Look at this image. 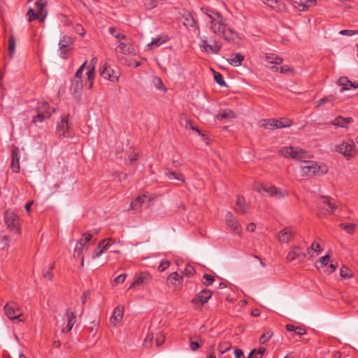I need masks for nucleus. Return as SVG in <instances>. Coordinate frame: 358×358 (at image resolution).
<instances>
[{
	"label": "nucleus",
	"instance_id": "nucleus-1",
	"mask_svg": "<svg viewBox=\"0 0 358 358\" xmlns=\"http://www.w3.org/2000/svg\"><path fill=\"white\" fill-rule=\"evenodd\" d=\"M201 10L209 17L210 30L215 34L229 42H234L238 38V33L227 26L226 20L220 13L209 8H202Z\"/></svg>",
	"mask_w": 358,
	"mask_h": 358
},
{
	"label": "nucleus",
	"instance_id": "nucleus-2",
	"mask_svg": "<svg viewBox=\"0 0 358 358\" xmlns=\"http://www.w3.org/2000/svg\"><path fill=\"white\" fill-rule=\"evenodd\" d=\"M303 165L301 166V173L303 176H310L314 175H324L328 172L326 166L320 165L315 161L303 160Z\"/></svg>",
	"mask_w": 358,
	"mask_h": 358
},
{
	"label": "nucleus",
	"instance_id": "nucleus-3",
	"mask_svg": "<svg viewBox=\"0 0 358 358\" xmlns=\"http://www.w3.org/2000/svg\"><path fill=\"white\" fill-rule=\"evenodd\" d=\"M279 154L284 157H291L294 159L303 161L308 158V153L299 148L284 147L279 150Z\"/></svg>",
	"mask_w": 358,
	"mask_h": 358
},
{
	"label": "nucleus",
	"instance_id": "nucleus-4",
	"mask_svg": "<svg viewBox=\"0 0 358 358\" xmlns=\"http://www.w3.org/2000/svg\"><path fill=\"white\" fill-rule=\"evenodd\" d=\"M92 238V234L90 232H85L83 234V237L80 239L74 248V257H81V264L82 267L84 266V256L82 255V252L84 250H87L88 248V243Z\"/></svg>",
	"mask_w": 358,
	"mask_h": 358
},
{
	"label": "nucleus",
	"instance_id": "nucleus-5",
	"mask_svg": "<svg viewBox=\"0 0 358 358\" xmlns=\"http://www.w3.org/2000/svg\"><path fill=\"white\" fill-rule=\"evenodd\" d=\"M37 8V12L30 8L27 12L28 20L29 22L33 20H38L39 22H43L47 15V11L44 9L46 5L45 3H43L41 0H37L35 3Z\"/></svg>",
	"mask_w": 358,
	"mask_h": 358
},
{
	"label": "nucleus",
	"instance_id": "nucleus-6",
	"mask_svg": "<svg viewBox=\"0 0 358 358\" xmlns=\"http://www.w3.org/2000/svg\"><path fill=\"white\" fill-rule=\"evenodd\" d=\"M4 311L6 315L11 320H17L18 322L23 321L21 319L22 316V311L20 306L15 301H9L4 306Z\"/></svg>",
	"mask_w": 358,
	"mask_h": 358
},
{
	"label": "nucleus",
	"instance_id": "nucleus-7",
	"mask_svg": "<svg viewBox=\"0 0 358 358\" xmlns=\"http://www.w3.org/2000/svg\"><path fill=\"white\" fill-rule=\"evenodd\" d=\"M101 76L113 83H117L120 77V71L113 69L107 63H104L100 69Z\"/></svg>",
	"mask_w": 358,
	"mask_h": 358
},
{
	"label": "nucleus",
	"instance_id": "nucleus-8",
	"mask_svg": "<svg viewBox=\"0 0 358 358\" xmlns=\"http://www.w3.org/2000/svg\"><path fill=\"white\" fill-rule=\"evenodd\" d=\"M355 147V145L353 141H343L335 147V150L345 157L350 158L355 156L356 154Z\"/></svg>",
	"mask_w": 358,
	"mask_h": 358
},
{
	"label": "nucleus",
	"instance_id": "nucleus-9",
	"mask_svg": "<svg viewBox=\"0 0 358 358\" xmlns=\"http://www.w3.org/2000/svg\"><path fill=\"white\" fill-rule=\"evenodd\" d=\"M318 204L319 207L328 214H333L338 207L334 199L325 196L320 197Z\"/></svg>",
	"mask_w": 358,
	"mask_h": 358
},
{
	"label": "nucleus",
	"instance_id": "nucleus-10",
	"mask_svg": "<svg viewBox=\"0 0 358 358\" xmlns=\"http://www.w3.org/2000/svg\"><path fill=\"white\" fill-rule=\"evenodd\" d=\"M57 133L60 138H69L72 136L67 116L62 117L60 122L58 123L57 127Z\"/></svg>",
	"mask_w": 358,
	"mask_h": 358
},
{
	"label": "nucleus",
	"instance_id": "nucleus-11",
	"mask_svg": "<svg viewBox=\"0 0 358 358\" xmlns=\"http://www.w3.org/2000/svg\"><path fill=\"white\" fill-rule=\"evenodd\" d=\"M4 220L6 226L10 230H17L19 227V218L13 211L7 210L4 214Z\"/></svg>",
	"mask_w": 358,
	"mask_h": 358
},
{
	"label": "nucleus",
	"instance_id": "nucleus-12",
	"mask_svg": "<svg viewBox=\"0 0 358 358\" xmlns=\"http://www.w3.org/2000/svg\"><path fill=\"white\" fill-rule=\"evenodd\" d=\"M306 253L303 252L302 248L299 246H293L288 252L287 259L289 262L298 260L302 262L305 259Z\"/></svg>",
	"mask_w": 358,
	"mask_h": 358
},
{
	"label": "nucleus",
	"instance_id": "nucleus-13",
	"mask_svg": "<svg viewBox=\"0 0 358 358\" xmlns=\"http://www.w3.org/2000/svg\"><path fill=\"white\" fill-rule=\"evenodd\" d=\"M212 296V292L208 289H203L199 292L191 301L192 304L196 305L200 303L203 305L208 302V301Z\"/></svg>",
	"mask_w": 358,
	"mask_h": 358
},
{
	"label": "nucleus",
	"instance_id": "nucleus-14",
	"mask_svg": "<svg viewBox=\"0 0 358 358\" xmlns=\"http://www.w3.org/2000/svg\"><path fill=\"white\" fill-rule=\"evenodd\" d=\"M225 220L228 227L237 234L241 232V227L238 220L231 212H227L225 216Z\"/></svg>",
	"mask_w": 358,
	"mask_h": 358
},
{
	"label": "nucleus",
	"instance_id": "nucleus-15",
	"mask_svg": "<svg viewBox=\"0 0 358 358\" xmlns=\"http://www.w3.org/2000/svg\"><path fill=\"white\" fill-rule=\"evenodd\" d=\"M12 162L10 164L11 169L15 173H18L20 169V149L16 146L12 147L11 150Z\"/></svg>",
	"mask_w": 358,
	"mask_h": 358
},
{
	"label": "nucleus",
	"instance_id": "nucleus-16",
	"mask_svg": "<svg viewBox=\"0 0 358 358\" xmlns=\"http://www.w3.org/2000/svg\"><path fill=\"white\" fill-rule=\"evenodd\" d=\"M126 42H120L119 45L116 48V51L123 54L129 55L135 52V49L131 43V40L127 38Z\"/></svg>",
	"mask_w": 358,
	"mask_h": 358
},
{
	"label": "nucleus",
	"instance_id": "nucleus-17",
	"mask_svg": "<svg viewBox=\"0 0 358 358\" xmlns=\"http://www.w3.org/2000/svg\"><path fill=\"white\" fill-rule=\"evenodd\" d=\"M294 236V231L290 228L286 227L279 232L278 238L281 243H288L292 240Z\"/></svg>",
	"mask_w": 358,
	"mask_h": 358
},
{
	"label": "nucleus",
	"instance_id": "nucleus-18",
	"mask_svg": "<svg viewBox=\"0 0 358 358\" xmlns=\"http://www.w3.org/2000/svg\"><path fill=\"white\" fill-rule=\"evenodd\" d=\"M65 317H66L68 322L66 327L62 329V331L68 332L72 329L76 322V315L74 312L71 311V310L69 308L66 310Z\"/></svg>",
	"mask_w": 358,
	"mask_h": 358
},
{
	"label": "nucleus",
	"instance_id": "nucleus-19",
	"mask_svg": "<svg viewBox=\"0 0 358 358\" xmlns=\"http://www.w3.org/2000/svg\"><path fill=\"white\" fill-rule=\"evenodd\" d=\"M124 315V307L121 306H117L113 313V315L110 319V322L113 326H115L118 322H120L123 318Z\"/></svg>",
	"mask_w": 358,
	"mask_h": 358
},
{
	"label": "nucleus",
	"instance_id": "nucleus-20",
	"mask_svg": "<svg viewBox=\"0 0 358 358\" xmlns=\"http://www.w3.org/2000/svg\"><path fill=\"white\" fill-rule=\"evenodd\" d=\"M36 111L37 113L48 115V116L51 117L52 114L55 112V109L54 108H50L47 102L41 101L38 103L36 108Z\"/></svg>",
	"mask_w": 358,
	"mask_h": 358
},
{
	"label": "nucleus",
	"instance_id": "nucleus-21",
	"mask_svg": "<svg viewBox=\"0 0 358 358\" xmlns=\"http://www.w3.org/2000/svg\"><path fill=\"white\" fill-rule=\"evenodd\" d=\"M338 84L341 86V92L349 90L351 87L356 89L358 87V83L351 82L347 77H341L338 81Z\"/></svg>",
	"mask_w": 358,
	"mask_h": 358
},
{
	"label": "nucleus",
	"instance_id": "nucleus-22",
	"mask_svg": "<svg viewBox=\"0 0 358 358\" xmlns=\"http://www.w3.org/2000/svg\"><path fill=\"white\" fill-rule=\"evenodd\" d=\"M352 122H353L352 117L338 116L332 121L331 124L336 127L348 128V125Z\"/></svg>",
	"mask_w": 358,
	"mask_h": 358
},
{
	"label": "nucleus",
	"instance_id": "nucleus-23",
	"mask_svg": "<svg viewBox=\"0 0 358 358\" xmlns=\"http://www.w3.org/2000/svg\"><path fill=\"white\" fill-rule=\"evenodd\" d=\"M151 280V275L148 273H141L131 283L130 288L138 285L148 284Z\"/></svg>",
	"mask_w": 358,
	"mask_h": 358
},
{
	"label": "nucleus",
	"instance_id": "nucleus-24",
	"mask_svg": "<svg viewBox=\"0 0 358 358\" xmlns=\"http://www.w3.org/2000/svg\"><path fill=\"white\" fill-rule=\"evenodd\" d=\"M167 280L174 285L176 288L180 289L182 277L177 272H173L167 277Z\"/></svg>",
	"mask_w": 358,
	"mask_h": 358
},
{
	"label": "nucleus",
	"instance_id": "nucleus-25",
	"mask_svg": "<svg viewBox=\"0 0 358 358\" xmlns=\"http://www.w3.org/2000/svg\"><path fill=\"white\" fill-rule=\"evenodd\" d=\"M234 210L241 214H245L248 212V206L245 204V199L242 196H238Z\"/></svg>",
	"mask_w": 358,
	"mask_h": 358
},
{
	"label": "nucleus",
	"instance_id": "nucleus-26",
	"mask_svg": "<svg viewBox=\"0 0 358 358\" xmlns=\"http://www.w3.org/2000/svg\"><path fill=\"white\" fill-rule=\"evenodd\" d=\"M148 200V196L146 195H142L138 196L134 201L131 203V208L136 212H138L141 210L143 203L146 202Z\"/></svg>",
	"mask_w": 358,
	"mask_h": 358
},
{
	"label": "nucleus",
	"instance_id": "nucleus-27",
	"mask_svg": "<svg viewBox=\"0 0 358 358\" xmlns=\"http://www.w3.org/2000/svg\"><path fill=\"white\" fill-rule=\"evenodd\" d=\"M268 193L271 196H277L280 198L284 197L287 195V192L285 191H282L280 189L275 187V186H270L265 187V192Z\"/></svg>",
	"mask_w": 358,
	"mask_h": 358
},
{
	"label": "nucleus",
	"instance_id": "nucleus-28",
	"mask_svg": "<svg viewBox=\"0 0 358 358\" xmlns=\"http://www.w3.org/2000/svg\"><path fill=\"white\" fill-rule=\"evenodd\" d=\"M243 59L244 56L241 53H233L230 55L227 61L231 65L237 67L241 65V62Z\"/></svg>",
	"mask_w": 358,
	"mask_h": 358
},
{
	"label": "nucleus",
	"instance_id": "nucleus-29",
	"mask_svg": "<svg viewBox=\"0 0 358 358\" xmlns=\"http://www.w3.org/2000/svg\"><path fill=\"white\" fill-rule=\"evenodd\" d=\"M182 22L187 27H193L196 23L192 15L189 12H185L182 14Z\"/></svg>",
	"mask_w": 358,
	"mask_h": 358
},
{
	"label": "nucleus",
	"instance_id": "nucleus-30",
	"mask_svg": "<svg viewBox=\"0 0 358 358\" xmlns=\"http://www.w3.org/2000/svg\"><path fill=\"white\" fill-rule=\"evenodd\" d=\"M316 0H299L296 3H298L300 10H306L310 6L315 4Z\"/></svg>",
	"mask_w": 358,
	"mask_h": 358
},
{
	"label": "nucleus",
	"instance_id": "nucleus-31",
	"mask_svg": "<svg viewBox=\"0 0 358 358\" xmlns=\"http://www.w3.org/2000/svg\"><path fill=\"white\" fill-rule=\"evenodd\" d=\"M71 89L74 94L79 93L83 89V80L82 79L73 78L71 83Z\"/></svg>",
	"mask_w": 358,
	"mask_h": 358
},
{
	"label": "nucleus",
	"instance_id": "nucleus-32",
	"mask_svg": "<svg viewBox=\"0 0 358 358\" xmlns=\"http://www.w3.org/2000/svg\"><path fill=\"white\" fill-rule=\"evenodd\" d=\"M321 250V246L319 243L313 242L306 250V255H309L311 257L315 256V253Z\"/></svg>",
	"mask_w": 358,
	"mask_h": 358
},
{
	"label": "nucleus",
	"instance_id": "nucleus-33",
	"mask_svg": "<svg viewBox=\"0 0 358 358\" xmlns=\"http://www.w3.org/2000/svg\"><path fill=\"white\" fill-rule=\"evenodd\" d=\"M285 328L288 331H294V333L298 336H302L306 334V329L301 327H294L292 324H287Z\"/></svg>",
	"mask_w": 358,
	"mask_h": 358
},
{
	"label": "nucleus",
	"instance_id": "nucleus-34",
	"mask_svg": "<svg viewBox=\"0 0 358 358\" xmlns=\"http://www.w3.org/2000/svg\"><path fill=\"white\" fill-rule=\"evenodd\" d=\"M111 245V243H106L104 247L101 249V244H99L96 249L94 250L92 254V258L96 259L101 256L105 251Z\"/></svg>",
	"mask_w": 358,
	"mask_h": 358
},
{
	"label": "nucleus",
	"instance_id": "nucleus-35",
	"mask_svg": "<svg viewBox=\"0 0 358 358\" xmlns=\"http://www.w3.org/2000/svg\"><path fill=\"white\" fill-rule=\"evenodd\" d=\"M142 6L147 10H152L158 6L157 0H141Z\"/></svg>",
	"mask_w": 358,
	"mask_h": 358
},
{
	"label": "nucleus",
	"instance_id": "nucleus-36",
	"mask_svg": "<svg viewBox=\"0 0 358 358\" xmlns=\"http://www.w3.org/2000/svg\"><path fill=\"white\" fill-rule=\"evenodd\" d=\"M166 176L170 180H171V179H176V180H180V181H181L182 182H185V180L184 178V176H183L182 174L174 172V171H171V170H167V171L166 172Z\"/></svg>",
	"mask_w": 358,
	"mask_h": 358
},
{
	"label": "nucleus",
	"instance_id": "nucleus-37",
	"mask_svg": "<svg viewBox=\"0 0 358 358\" xmlns=\"http://www.w3.org/2000/svg\"><path fill=\"white\" fill-rule=\"evenodd\" d=\"M235 117L234 112L229 109L224 110L217 115V118L219 120L227 118H234Z\"/></svg>",
	"mask_w": 358,
	"mask_h": 358
},
{
	"label": "nucleus",
	"instance_id": "nucleus-38",
	"mask_svg": "<svg viewBox=\"0 0 358 358\" xmlns=\"http://www.w3.org/2000/svg\"><path fill=\"white\" fill-rule=\"evenodd\" d=\"M73 43V39L70 36H63L59 43V45L60 48V50L67 48L69 45H71Z\"/></svg>",
	"mask_w": 358,
	"mask_h": 358
},
{
	"label": "nucleus",
	"instance_id": "nucleus-39",
	"mask_svg": "<svg viewBox=\"0 0 358 358\" xmlns=\"http://www.w3.org/2000/svg\"><path fill=\"white\" fill-rule=\"evenodd\" d=\"M16 41L13 35H10L8 38V55L12 58L15 50Z\"/></svg>",
	"mask_w": 358,
	"mask_h": 358
},
{
	"label": "nucleus",
	"instance_id": "nucleus-40",
	"mask_svg": "<svg viewBox=\"0 0 358 358\" xmlns=\"http://www.w3.org/2000/svg\"><path fill=\"white\" fill-rule=\"evenodd\" d=\"M277 120L275 119H267V120H263L261 124V126L262 127H264L265 129H276L275 124L277 123Z\"/></svg>",
	"mask_w": 358,
	"mask_h": 358
},
{
	"label": "nucleus",
	"instance_id": "nucleus-41",
	"mask_svg": "<svg viewBox=\"0 0 358 358\" xmlns=\"http://www.w3.org/2000/svg\"><path fill=\"white\" fill-rule=\"evenodd\" d=\"M185 128H186L187 129H192V130H193V131H196L197 133H199V135H201V136H202V138H203V141H207V139H208V138H207V137L205 136V134H201V131H199V129L197 127H194V126L192 124V122L191 120H187H187H185Z\"/></svg>",
	"mask_w": 358,
	"mask_h": 358
},
{
	"label": "nucleus",
	"instance_id": "nucleus-42",
	"mask_svg": "<svg viewBox=\"0 0 358 358\" xmlns=\"http://www.w3.org/2000/svg\"><path fill=\"white\" fill-rule=\"evenodd\" d=\"M265 351L266 348L264 347L259 348L258 350L254 349L250 352L248 358H261Z\"/></svg>",
	"mask_w": 358,
	"mask_h": 358
},
{
	"label": "nucleus",
	"instance_id": "nucleus-43",
	"mask_svg": "<svg viewBox=\"0 0 358 358\" xmlns=\"http://www.w3.org/2000/svg\"><path fill=\"white\" fill-rule=\"evenodd\" d=\"M266 61L271 64H280L282 62V59L275 55H269L266 56Z\"/></svg>",
	"mask_w": 358,
	"mask_h": 358
},
{
	"label": "nucleus",
	"instance_id": "nucleus-44",
	"mask_svg": "<svg viewBox=\"0 0 358 358\" xmlns=\"http://www.w3.org/2000/svg\"><path fill=\"white\" fill-rule=\"evenodd\" d=\"M153 340H154V335H153V334L148 333L147 334L145 338L144 339V341H143V347L146 348H151V346L152 345Z\"/></svg>",
	"mask_w": 358,
	"mask_h": 358
},
{
	"label": "nucleus",
	"instance_id": "nucleus-45",
	"mask_svg": "<svg viewBox=\"0 0 358 358\" xmlns=\"http://www.w3.org/2000/svg\"><path fill=\"white\" fill-rule=\"evenodd\" d=\"M277 122H278L275 124L276 129L287 127L292 124V121L289 119H279L277 120Z\"/></svg>",
	"mask_w": 358,
	"mask_h": 358
},
{
	"label": "nucleus",
	"instance_id": "nucleus-46",
	"mask_svg": "<svg viewBox=\"0 0 358 358\" xmlns=\"http://www.w3.org/2000/svg\"><path fill=\"white\" fill-rule=\"evenodd\" d=\"M214 79L216 83L222 87H226L227 84L220 73L214 71Z\"/></svg>",
	"mask_w": 358,
	"mask_h": 358
},
{
	"label": "nucleus",
	"instance_id": "nucleus-47",
	"mask_svg": "<svg viewBox=\"0 0 358 358\" xmlns=\"http://www.w3.org/2000/svg\"><path fill=\"white\" fill-rule=\"evenodd\" d=\"M109 32L111 35L115 36L119 41L127 39V37L126 36V35L121 34V33H117L116 29L114 27H110Z\"/></svg>",
	"mask_w": 358,
	"mask_h": 358
},
{
	"label": "nucleus",
	"instance_id": "nucleus-48",
	"mask_svg": "<svg viewBox=\"0 0 358 358\" xmlns=\"http://www.w3.org/2000/svg\"><path fill=\"white\" fill-rule=\"evenodd\" d=\"M50 116L42 113H37L32 119V122L36 124L38 122H42L44 120L50 118Z\"/></svg>",
	"mask_w": 358,
	"mask_h": 358
},
{
	"label": "nucleus",
	"instance_id": "nucleus-49",
	"mask_svg": "<svg viewBox=\"0 0 358 358\" xmlns=\"http://www.w3.org/2000/svg\"><path fill=\"white\" fill-rule=\"evenodd\" d=\"M50 116L42 113H37L32 119V122L36 124L38 122H42L44 120L50 118Z\"/></svg>",
	"mask_w": 358,
	"mask_h": 358
},
{
	"label": "nucleus",
	"instance_id": "nucleus-50",
	"mask_svg": "<svg viewBox=\"0 0 358 358\" xmlns=\"http://www.w3.org/2000/svg\"><path fill=\"white\" fill-rule=\"evenodd\" d=\"M222 45L219 44L217 41H215L213 45H210L208 46V52H211L214 54H217L221 50Z\"/></svg>",
	"mask_w": 358,
	"mask_h": 358
},
{
	"label": "nucleus",
	"instance_id": "nucleus-51",
	"mask_svg": "<svg viewBox=\"0 0 358 358\" xmlns=\"http://www.w3.org/2000/svg\"><path fill=\"white\" fill-rule=\"evenodd\" d=\"M267 3L268 6H269L272 8L278 10H280L281 9L280 6H283L282 3H280L277 0H267V3Z\"/></svg>",
	"mask_w": 358,
	"mask_h": 358
},
{
	"label": "nucleus",
	"instance_id": "nucleus-52",
	"mask_svg": "<svg viewBox=\"0 0 358 358\" xmlns=\"http://www.w3.org/2000/svg\"><path fill=\"white\" fill-rule=\"evenodd\" d=\"M334 100V96H329L324 97L315 103L316 107H320V106L325 104L326 103L332 101Z\"/></svg>",
	"mask_w": 358,
	"mask_h": 358
},
{
	"label": "nucleus",
	"instance_id": "nucleus-53",
	"mask_svg": "<svg viewBox=\"0 0 358 358\" xmlns=\"http://www.w3.org/2000/svg\"><path fill=\"white\" fill-rule=\"evenodd\" d=\"M273 334V333L271 331H267L266 332L264 333L259 338L260 343L262 344H264L268 339L272 337Z\"/></svg>",
	"mask_w": 358,
	"mask_h": 358
},
{
	"label": "nucleus",
	"instance_id": "nucleus-54",
	"mask_svg": "<svg viewBox=\"0 0 358 358\" xmlns=\"http://www.w3.org/2000/svg\"><path fill=\"white\" fill-rule=\"evenodd\" d=\"M166 41V39H162L160 37L157 38H154V39L152 40V41L150 43L148 44V46H149V47H152V46L158 47L160 45L163 44L164 43H165Z\"/></svg>",
	"mask_w": 358,
	"mask_h": 358
},
{
	"label": "nucleus",
	"instance_id": "nucleus-55",
	"mask_svg": "<svg viewBox=\"0 0 358 358\" xmlns=\"http://www.w3.org/2000/svg\"><path fill=\"white\" fill-rule=\"evenodd\" d=\"M341 227L345 230L349 234H352L354 232L355 225L354 224H345L342 223L340 224Z\"/></svg>",
	"mask_w": 358,
	"mask_h": 358
},
{
	"label": "nucleus",
	"instance_id": "nucleus-56",
	"mask_svg": "<svg viewBox=\"0 0 358 358\" xmlns=\"http://www.w3.org/2000/svg\"><path fill=\"white\" fill-rule=\"evenodd\" d=\"M87 62V61L85 60V62L77 70V71L75 74V76H74L75 78L82 79V74L85 68Z\"/></svg>",
	"mask_w": 358,
	"mask_h": 358
},
{
	"label": "nucleus",
	"instance_id": "nucleus-57",
	"mask_svg": "<svg viewBox=\"0 0 358 358\" xmlns=\"http://www.w3.org/2000/svg\"><path fill=\"white\" fill-rule=\"evenodd\" d=\"M170 264H171V262L169 260L162 261L158 267V271L160 272L164 271L169 267Z\"/></svg>",
	"mask_w": 358,
	"mask_h": 358
},
{
	"label": "nucleus",
	"instance_id": "nucleus-58",
	"mask_svg": "<svg viewBox=\"0 0 358 358\" xmlns=\"http://www.w3.org/2000/svg\"><path fill=\"white\" fill-rule=\"evenodd\" d=\"M203 279H204V282H203V284L206 285V286H210L211 285L213 282H214V278L209 275V274H206L205 273L203 275Z\"/></svg>",
	"mask_w": 358,
	"mask_h": 358
},
{
	"label": "nucleus",
	"instance_id": "nucleus-59",
	"mask_svg": "<svg viewBox=\"0 0 358 358\" xmlns=\"http://www.w3.org/2000/svg\"><path fill=\"white\" fill-rule=\"evenodd\" d=\"M155 341L157 345L159 347L164 343L165 341V336L162 332H159L157 334Z\"/></svg>",
	"mask_w": 358,
	"mask_h": 358
},
{
	"label": "nucleus",
	"instance_id": "nucleus-60",
	"mask_svg": "<svg viewBox=\"0 0 358 358\" xmlns=\"http://www.w3.org/2000/svg\"><path fill=\"white\" fill-rule=\"evenodd\" d=\"M195 273V269L193 266L191 265H187L185 270H184V274L186 276L191 277L194 275Z\"/></svg>",
	"mask_w": 358,
	"mask_h": 358
},
{
	"label": "nucleus",
	"instance_id": "nucleus-61",
	"mask_svg": "<svg viewBox=\"0 0 358 358\" xmlns=\"http://www.w3.org/2000/svg\"><path fill=\"white\" fill-rule=\"evenodd\" d=\"M94 65L88 66H87V80H94Z\"/></svg>",
	"mask_w": 358,
	"mask_h": 358
},
{
	"label": "nucleus",
	"instance_id": "nucleus-62",
	"mask_svg": "<svg viewBox=\"0 0 358 358\" xmlns=\"http://www.w3.org/2000/svg\"><path fill=\"white\" fill-rule=\"evenodd\" d=\"M55 267V264H53L50 268H49V270L46 271H44L43 273V277L45 278H47L48 280H52V278H53V273L52 272V270Z\"/></svg>",
	"mask_w": 358,
	"mask_h": 358
},
{
	"label": "nucleus",
	"instance_id": "nucleus-63",
	"mask_svg": "<svg viewBox=\"0 0 358 358\" xmlns=\"http://www.w3.org/2000/svg\"><path fill=\"white\" fill-rule=\"evenodd\" d=\"M126 277V274H120L113 280V283L115 285L122 284L124 282Z\"/></svg>",
	"mask_w": 358,
	"mask_h": 358
},
{
	"label": "nucleus",
	"instance_id": "nucleus-64",
	"mask_svg": "<svg viewBox=\"0 0 358 358\" xmlns=\"http://www.w3.org/2000/svg\"><path fill=\"white\" fill-rule=\"evenodd\" d=\"M329 259L330 256L328 255L320 258L318 262L320 264V267H324V266H326L328 264Z\"/></svg>",
	"mask_w": 358,
	"mask_h": 358
}]
</instances>
